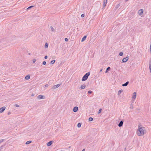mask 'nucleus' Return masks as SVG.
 Listing matches in <instances>:
<instances>
[{"mask_svg": "<svg viewBox=\"0 0 151 151\" xmlns=\"http://www.w3.org/2000/svg\"><path fill=\"white\" fill-rule=\"evenodd\" d=\"M5 139H0V144L5 141Z\"/></svg>", "mask_w": 151, "mask_h": 151, "instance_id": "26", "label": "nucleus"}, {"mask_svg": "<svg viewBox=\"0 0 151 151\" xmlns=\"http://www.w3.org/2000/svg\"><path fill=\"white\" fill-rule=\"evenodd\" d=\"M86 87V86L84 85H82L81 86V88L82 89H84Z\"/></svg>", "mask_w": 151, "mask_h": 151, "instance_id": "19", "label": "nucleus"}, {"mask_svg": "<svg viewBox=\"0 0 151 151\" xmlns=\"http://www.w3.org/2000/svg\"><path fill=\"white\" fill-rule=\"evenodd\" d=\"M48 86V84H46L45 85V87H47Z\"/></svg>", "mask_w": 151, "mask_h": 151, "instance_id": "37", "label": "nucleus"}, {"mask_svg": "<svg viewBox=\"0 0 151 151\" xmlns=\"http://www.w3.org/2000/svg\"><path fill=\"white\" fill-rule=\"evenodd\" d=\"M53 141H50L49 142L47 143V146H49L51 145Z\"/></svg>", "mask_w": 151, "mask_h": 151, "instance_id": "12", "label": "nucleus"}, {"mask_svg": "<svg viewBox=\"0 0 151 151\" xmlns=\"http://www.w3.org/2000/svg\"><path fill=\"white\" fill-rule=\"evenodd\" d=\"M129 83V81H127L126 83H125L123 84L122 85V86H127L128 84Z\"/></svg>", "mask_w": 151, "mask_h": 151, "instance_id": "13", "label": "nucleus"}, {"mask_svg": "<svg viewBox=\"0 0 151 151\" xmlns=\"http://www.w3.org/2000/svg\"><path fill=\"white\" fill-rule=\"evenodd\" d=\"M6 109V107L5 106L2 107L1 108H0V112L2 113Z\"/></svg>", "mask_w": 151, "mask_h": 151, "instance_id": "6", "label": "nucleus"}, {"mask_svg": "<svg viewBox=\"0 0 151 151\" xmlns=\"http://www.w3.org/2000/svg\"><path fill=\"white\" fill-rule=\"evenodd\" d=\"M45 47L46 48H47L48 47V44L47 43H45Z\"/></svg>", "mask_w": 151, "mask_h": 151, "instance_id": "27", "label": "nucleus"}, {"mask_svg": "<svg viewBox=\"0 0 151 151\" xmlns=\"http://www.w3.org/2000/svg\"><path fill=\"white\" fill-rule=\"evenodd\" d=\"M30 78V76L29 75H27L25 78V79L26 80H28V79H29Z\"/></svg>", "mask_w": 151, "mask_h": 151, "instance_id": "14", "label": "nucleus"}, {"mask_svg": "<svg viewBox=\"0 0 151 151\" xmlns=\"http://www.w3.org/2000/svg\"><path fill=\"white\" fill-rule=\"evenodd\" d=\"M78 107L77 106H75L73 108V110L74 112H76L78 111Z\"/></svg>", "mask_w": 151, "mask_h": 151, "instance_id": "10", "label": "nucleus"}, {"mask_svg": "<svg viewBox=\"0 0 151 151\" xmlns=\"http://www.w3.org/2000/svg\"><path fill=\"white\" fill-rule=\"evenodd\" d=\"M149 68L150 70V73H151V61L150 62L149 65Z\"/></svg>", "mask_w": 151, "mask_h": 151, "instance_id": "16", "label": "nucleus"}, {"mask_svg": "<svg viewBox=\"0 0 151 151\" xmlns=\"http://www.w3.org/2000/svg\"><path fill=\"white\" fill-rule=\"evenodd\" d=\"M81 124L80 123H78L77 125V127L79 128L81 126Z\"/></svg>", "mask_w": 151, "mask_h": 151, "instance_id": "25", "label": "nucleus"}, {"mask_svg": "<svg viewBox=\"0 0 151 151\" xmlns=\"http://www.w3.org/2000/svg\"><path fill=\"white\" fill-rule=\"evenodd\" d=\"M65 40L66 41H68V39L67 38H66L65 39Z\"/></svg>", "mask_w": 151, "mask_h": 151, "instance_id": "36", "label": "nucleus"}, {"mask_svg": "<svg viewBox=\"0 0 151 151\" xmlns=\"http://www.w3.org/2000/svg\"><path fill=\"white\" fill-rule=\"evenodd\" d=\"M121 92H122V91L121 90H119L118 92V95H119L120 94H121Z\"/></svg>", "mask_w": 151, "mask_h": 151, "instance_id": "29", "label": "nucleus"}, {"mask_svg": "<svg viewBox=\"0 0 151 151\" xmlns=\"http://www.w3.org/2000/svg\"><path fill=\"white\" fill-rule=\"evenodd\" d=\"M60 84H58L55 85L52 88V89H55L56 88H58L59 86H60Z\"/></svg>", "mask_w": 151, "mask_h": 151, "instance_id": "5", "label": "nucleus"}, {"mask_svg": "<svg viewBox=\"0 0 151 151\" xmlns=\"http://www.w3.org/2000/svg\"><path fill=\"white\" fill-rule=\"evenodd\" d=\"M87 37V36H84L83 37V38L82 39V40H81V42H83V41H84V40H85L86 38Z\"/></svg>", "mask_w": 151, "mask_h": 151, "instance_id": "15", "label": "nucleus"}, {"mask_svg": "<svg viewBox=\"0 0 151 151\" xmlns=\"http://www.w3.org/2000/svg\"><path fill=\"white\" fill-rule=\"evenodd\" d=\"M4 145H3L2 146H1V147H0V151L2 149L3 147L4 146Z\"/></svg>", "mask_w": 151, "mask_h": 151, "instance_id": "30", "label": "nucleus"}, {"mask_svg": "<svg viewBox=\"0 0 151 151\" xmlns=\"http://www.w3.org/2000/svg\"><path fill=\"white\" fill-rule=\"evenodd\" d=\"M101 109H100L98 113L99 114L101 112Z\"/></svg>", "mask_w": 151, "mask_h": 151, "instance_id": "32", "label": "nucleus"}, {"mask_svg": "<svg viewBox=\"0 0 151 151\" xmlns=\"http://www.w3.org/2000/svg\"><path fill=\"white\" fill-rule=\"evenodd\" d=\"M129 0H125V2H127Z\"/></svg>", "mask_w": 151, "mask_h": 151, "instance_id": "42", "label": "nucleus"}, {"mask_svg": "<svg viewBox=\"0 0 151 151\" xmlns=\"http://www.w3.org/2000/svg\"><path fill=\"white\" fill-rule=\"evenodd\" d=\"M55 60H52L51 61V62H50L51 64H53L55 63Z\"/></svg>", "mask_w": 151, "mask_h": 151, "instance_id": "20", "label": "nucleus"}, {"mask_svg": "<svg viewBox=\"0 0 151 151\" xmlns=\"http://www.w3.org/2000/svg\"><path fill=\"white\" fill-rule=\"evenodd\" d=\"M93 119L92 117H89L88 119V120L90 121H92L93 120Z\"/></svg>", "mask_w": 151, "mask_h": 151, "instance_id": "24", "label": "nucleus"}, {"mask_svg": "<svg viewBox=\"0 0 151 151\" xmlns=\"http://www.w3.org/2000/svg\"><path fill=\"white\" fill-rule=\"evenodd\" d=\"M85 149H83L81 151H85Z\"/></svg>", "mask_w": 151, "mask_h": 151, "instance_id": "43", "label": "nucleus"}, {"mask_svg": "<svg viewBox=\"0 0 151 151\" xmlns=\"http://www.w3.org/2000/svg\"><path fill=\"white\" fill-rule=\"evenodd\" d=\"M143 12V9H141L139 10L138 11V13L140 15H142Z\"/></svg>", "mask_w": 151, "mask_h": 151, "instance_id": "7", "label": "nucleus"}, {"mask_svg": "<svg viewBox=\"0 0 151 151\" xmlns=\"http://www.w3.org/2000/svg\"><path fill=\"white\" fill-rule=\"evenodd\" d=\"M102 70H103V69H101L100 70V72H101V71H102Z\"/></svg>", "mask_w": 151, "mask_h": 151, "instance_id": "41", "label": "nucleus"}, {"mask_svg": "<svg viewBox=\"0 0 151 151\" xmlns=\"http://www.w3.org/2000/svg\"><path fill=\"white\" fill-rule=\"evenodd\" d=\"M137 93L136 92H134L133 94V96H132V98L134 99H135L136 97Z\"/></svg>", "mask_w": 151, "mask_h": 151, "instance_id": "8", "label": "nucleus"}, {"mask_svg": "<svg viewBox=\"0 0 151 151\" xmlns=\"http://www.w3.org/2000/svg\"><path fill=\"white\" fill-rule=\"evenodd\" d=\"M42 64L43 65H45L46 64V61H44L43 62V63H42Z\"/></svg>", "mask_w": 151, "mask_h": 151, "instance_id": "31", "label": "nucleus"}, {"mask_svg": "<svg viewBox=\"0 0 151 151\" xmlns=\"http://www.w3.org/2000/svg\"><path fill=\"white\" fill-rule=\"evenodd\" d=\"M32 142V141H27L26 142V145H27V144H29L31 142Z\"/></svg>", "mask_w": 151, "mask_h": 151, "instance_id": "21", "label": "nucleus"}, {"mask_svg": "<svg viewBox=\"0 0 151 151\" xmlns=\"http://www.w3.org/2000/svg\"><path fill=\"white\" fill-rule=\"evenodd\" d=\"M110 68L109 67H108L107 68L106 70V71L105 72V73H107L108 72V71L110 70Z\"/></svg>", "mask_w": 151, "mask_h": 151, "instance_id": "18", "label": "nucleus"}, {"mask_svg": "<svg viewBox=\"0 0 151 151\" xmlns=\"http://www.w3.org/2000/svg\"><path fill=\"white\" fill-rule=\"evenodd\" d=\"M34 6H29V7L28 8H27V10L29 9Z\"/></svg>", "mask_w": 151, "mask_h": 151, "instance_id": "22", "label": "nucleus"}, {"mask_svg": "<svg viewBox=\"0 0 151 151\" xmlns=\"http://www.w3.org/2000/svg\"><path fill=\"white\" fill-rule=\"evenodd\" d=\"M37 98L39 99H45V97L44 96H42V95H39L37 97Z\"/></svg>", "mask_w": 151, "mask_h": 151, "instance_id": "4", "label": "nucleus"}, {"mask_svg": "<svg viewBox=\"0 0 151 151\" xmlns=\"http://www.w3.org/2000/svg\"><path fill=\"white\" fill-rule=\"evenodd\" d=\"M107 0H104L103 7L104 8L105 7L107 4Z\"/></svg>", "mask_w": 151, "mask_h": 151, "instance_id": "9", "label": "nucleus"}, {"mask_svg": "<svg viewBox=\"0 0 151 151\" xmlns=\"http://www.w3.org/2000/svg\"><path fill=\"white\" fill-rule=\"evenodd\" d=\"M15 106L17 107H19V106L18 104H15Z\"/></svg>", "mask_w": 151, "mask_h": 151, "instance_id": "38", "label": "nucleus"}, {"mask_svg": "<svg viewBox=\"0 0 151 151\" xmlns=\"http://www.w3.org/2000/svg\"><path fill=\"white\" fill-rule=\"evenodd\" d=\"M50 28H51V30L52 32H54L55 31V30L52 26L50 27Z\"/></svg>", "mask_w": 151, "mask_h": 151, "instance_id": "23", "label": "nucleus"}, {"mask_svg": "<svg viewBox=\"0 0 151 151\" xmlns=\"http://www.w3.org/2000/svg\"><path fill=\"white\" fill-rule=\"evenodd\" d=\"M123 124V121H121L119 123V124H118V126L119 127H121L122 126Z\"/></svg>", "mask_w": 151, "mask_h": 151, "instance_id": "11", "label": "nucleus"}, {"mask_svg": "<svg viewBox=\"0 0 151 151\" xmlns=\"http://www.w3.org/2000/svg\"><path fill=\"white\" fill-rule=\"evenodd\" d=\"M145 130V127H142L140 124H139L138 125V128L137 132V133L138 135L142 136L144 135Z\"/></svg>", "mask_w": 151, "mask_h": 151, "instance_id": "1", "label": "nucleus"}, {"mask_svg": "<svg viewBox=\"0 0 151 151\" xmlns=\"http://www.w3.org/2000/svg\"><path fill=\"white\" fill-rule=\"evenodd\" d=\"M130 108L131 109H132L133 108V106H130Z\"/></svg>", "mask_w": 151, "mask_h": 151, "instance_id": "40", "label": "nucleus"}, {"mask_svg": "<svg viewBox=\"0 0 151 151\" xmlns=\"http://www.w3.org/2000/svg\"><path fill=\"white\" fill-rule=\"evenodd\" d=\"M34 96V94H32V96Z\"/></svg>", "mask_w": 151, "mask_h": 151, "instance_id": "44", "label": "nucleus"}, {"mask_svg": "<svg viewBox=\"0 0 151 151\" xmlns=\"http://www.w3.org/2000/svg\"><path fill=\"white\" fill-rule=\"evenodd\" d=\"M120 6V4H119L117 5H116L115 7V9H118Z\"/></svg>", "mask_w": 151, "mask_h": 151, "instance_id": "17", "label": "nucleus"}, {"mask_svg": "<svg viewBox=\"0 0 151 151\" xmlns=\"http://www.w3.org/2000/svg\"><path fill=\"white\" fill-rule=\"evenodd\" d=\"M129 58L128 57L124 58L122 60V63H125L128 60Z\"/></svg>", "mask_w": 151, "mask_h": 151, "instance_id": "3", "label": "nucleus"}, {"mask_svg": "<svg viewBox=\"0 0 151 151\" xmlns=\"http://www.w3.org/2000/svg\"><path fill=\"white\" fill-rule=\"evenodd\" d=\"M92 93V91H89L88 92V93L89 94L91 93Z\"/></svg>", "mask_w": 151, "mask_h": 151, "instance_id": "35", "label": "nucleus"}, {"mask_svg": "<svg viewBox=\"0 0 151 151\" xmlns=\"http://www.w3.org/2000/svg\"><path fill=\"white\" fill-rule=\"evenodd\" d=\"M123 55V52H120V53H119V55L120 56H122Z\"/></svg>", "mask_w": 151, "mask_h": 151, "instance_id": "28", "label": "nucleus"}, {"mask_svg": "<svg viewBox=\"0 0 151 151\" xmlns=\"http://www.w3.org/2000/svg\"><path fill=\"white\" fill-rule=\"evenodd\" d=\"M90 72H88L86 73L83 77L82 78V81H84L88 79V76L90 75Z\"/></svg>", "mask_w": 151, "mask_h": 151, "instance_id": "2", "label": "nucleus"}, {"mask_svg": "<svg viewBox=\"0 0 151 151\" xmlns=\"http://www.w3.org/2000/svg\"><path fill=\"white\" fill-rule=\"evenodd\" d=\"M85 16V15L84 14H82L81 15V17L83 18V17Z\"/></svg>", "mask_w": 151, "mask_h": 151, "instance_id": "33", "label": "nucleus"}, {"mask_svg": "<svg viewBox=\"0 0 151 151\" xmlns=\"http://www.w3.org/2000/svg\"><path fill=\"white\" fill-rule=\"evenodd\" d=\"M44 58L45 59H47V56H45Z\"/></svg>", "mask_w": 151, "mask_h": 151, "instance_id": "39", "label": "nucleus"}, {"mask_svg": "<svg viewBox=\"0 0 151 151\" xmlns=\"http://www.w3.org/2000/svg\"><path fill=\"white\" fill-rule=\"evenodd\" d=\"M36 60L35 59H34L33 60V63H35V62H36Z\"/></svg>", "mask_w": 151, "mask_h": 151, "instance_id": "34", "label": "nucleus"}]
</instances>
